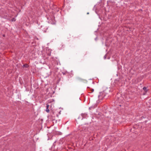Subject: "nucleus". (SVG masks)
<instances>
[{
    "label": "nucleus",
    "instance_id": "5",
    "mask_svg": "<svg viewBox=\"0 0 151 151\" xmlns=\"http://www.w3.org/2000/svg\"><path fill=\"white\" fill-rule=\"evenodd\" d=\"M52 22H51L50 21V22H51V24H55V22L54 19H53L52 20Z\"/></svg>",
    "mask_w": 151,
    "mask_h": 151
},
{
    "label": "nucleus",
    "instance_id": "11",
    "mask_svg": "<svg viewBox=\"0 0 151 151\" xmlns=\"http://www.w3.org/2000/svg\"><path fill=\"white\" fill-rule=\"evenodd\" d=\"M3 36L4 37V36H5V35H3Z\"/></svg>",
    "mask_w": 151,
    "mask_h": 151
},
{
    "label": "nucleus",
    "instance_id": "10",
    "mask_svg": "<svg viewBox=\"0 0 151 151\" xmlns=\"http://www.w3.org/2000/svg\"><path fill=\"white\" fill-rule=\"evenodd\" d=\"M79 79L80 80H82L83 79L81 78H79Z\"/></svg>",
    "mask_w": 151,
    "mask_h": 151
},
{
    "label": "nucleus",
    "instance_id": "3",
    "mask_svg": "<svg viewBox=\"0 0 151 151\" xmlns=\"http://www.w3.org/2000/svg\"><path fill=\"white\" fill-rule=\"evenodd\" d=\"M49 107V105L48 104H46V111L47 113H49V111H50V110H49L48 109Z\"/></svg>",
    "mask_w": 151,
    "mask_h": 151
},
{
    "label": "nucleus",
    "instance_id": "8",
    "mask_svg": "<svg viewBox=\"0 0 151 151\" xmlns=\"http://www.w3.org/2000/svg\"><path fill=\"white\" fill-rule=\"evenodd\" d=\"M23 66L25 67L26 68H27L28 67V64H25L23 65Z\"/></svg>",
    "mask_w": 151,
    "mask_h": 151
},
{
    "label": "nucleus",
    "instance_id": "9",
    "mask_svg": "<svg viewBox=\"0 0 151 151\" xmlns=\"http://www.w3.org/2000/svg\"><path fill=\"white\" fill-rule=\"evenodd\" d=\"M12 22H14L16 21V19L14 18H13L12 19Z\"/></svg>",
    "mask_w": 151,
    "mask_h": 151
},
{
    "label": "nucleus",
    "instance_id": "6",
    "mask_svg": "<svg viewBox=\"0 0 151 151\" xmlns=\"http://www.w3.org/2000/svg\"><path fill=\"white\" fill-rule=\"evenodd\" d=\"M68 73L67 71H65L64 72H63L62 73L63 74V75H66Z\"/></svg>",
    "mask_w": 151,
    "mask_h": 151
},
{
    "label": "nucleus",
    "instance_id": "7",
    "mask_svg": "<svg viewBox=\"0 0 151 151\" xmlns=\"http://www.w3.org/2000/svg\"><path fill=\"white\" fill-rule=\"evenodd\" d=\"M143 89L146 92L147 91V88L145 87H143Z\"/></svg>",
    "mask_w": 151,
    "mask_h": 151
},
{
    "label": "nucleus",
    "instance_id": "4",
    "mask_svg": "<svg viewBox=\"0 0 151 151\" xmlns=\"http://www.w3.org/2000/svg\"><path fill=\"white\" fill-rule=\"evenodd\" d=\"M88 91H90L91 92H88V93H91L93 92V91L94 89H93L91 88H88Z\"/></svg>",
    "mask_w": 151,
    "mask_h": 151
},
{
    "label": "nucleus",
    "instance_id": "1",
    "mask_svg": "<svg viewBox=\"0 0 151 151\" xmlns=\"http://www.w3.org/2000/svg\"><path fill=\"white\" fill-rule=\"evenodd\" d=\"M105 96V93L104 92H101L99 93L98 96V98L100 100H102Z\"/></svg>",
    "mask_w": 151,
    "mask_h": 151
},
{
    "label": "nucleus",
    "instance_id": "2",
    "mask_svg": "<svg viewBox=\"0 0 151 151\" xmlns=\"http://www.w3.org/2000/svg\"><path fill=\"white\" fill-rule=\"evenodd\" d=\"M81 115L82 117V119L83 118H86L88 117L87 114L86 113L82 114Z\"/></svg>",
    "mask_w": 151,
    "mask_h": 151
}]
</instances>
